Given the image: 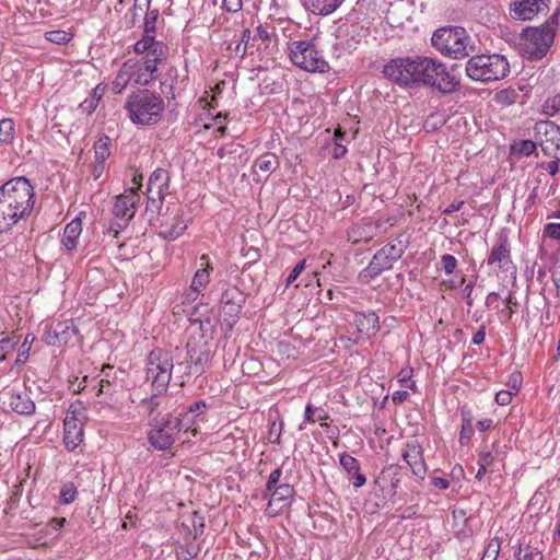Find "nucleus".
Wrapping results in <instances>:
<instances>
[{
  "label": "nucleus",
  "mask_w": 560,
  "mask_h": 560,
  "mask_svg": "<svg viewBox=\"0 0 560 560\" xmlns=\"http://www.w3.org/2000/svg\"><path fill=\"white\" fill-rule=\"evenodd\" d=\"M125 108L133 124L155 125L161 120L165 105L158 93L141 89L128 96Z\"/></svg>",
  "instance_id": "nucleus-1"
},
{
  "label": "nucleus",
  "mask_w": 560,
  "mask_h": 560,
  "mask_svg": "<svg viewBox=\"0 0 560 560\" xmlns=\"http://www.w3.org/2000/svg\"><path fill=\"white\" fill-rule=\"evenodd\" d=\"M432 46L443 56L453 59H463L476 52V46L462 26H443L438 28L431 37Z\"/></svg>",
  "instance_id": "nucleus-2"
},
{
  "label": "nucleus",
  "mask_w": 560,
  "mask_h": 560,
  "mask_svg": "<svg viewBox=\"0 0 560 560\" xmlns=\"http://www.w3.org/2000/svg\"><path fill=\"white\" fill-rule=\"evenodd\" d=\"M560 9H556L549 19L540 26H533L523 30L524 38L523 52L528 60L537 61L542 59L553 44L556 31L559 25Z\"/></svg>",
  "instance_id": "nucleus-3"
},
{
  "label": "nucleus",
  "mask_w": 560,
  "mask_h": 560,
  "mask_svg": "<svg viewBox=\"0 0 560 560\" xmlns=\"http://www.w3.org/2000/svg\"><path fill=\"white\" fill-rule=\"evenodd\" d=\"M465 72L472 81L490 83L504 79L510 73V63L500 54H475L468 57Z\"/></svg>",
  "instance_id": "nucleus-4"
},
{
  "label": "nucleus",
  "mask_w": 560,
  "mask_h": 560,
  "mask_svg": "<svg viewBox=\"0 0 560 560\" xmlns=\"http://www.w3.org/2000/svg\"><path fill=\"white\" fill-rule=\"evenodd\" d=\"M423 57L415 55L392 58L386 62L382 72L386 79L400 88H420Z\"/></svg>",
  "instance_id": "nucleus-5"
},
{
  "label": "nucleus",
  "mask_w": 560,
  "mask_h": 560,
  "mask_svg": "<svg viewBox=\"0 0 560 560\" xmlns=\"http://www.w3.org/2000/svg\"><path fill=\"white\" fill-rule=\"evenodd\" d=\"M1 197L5 198L25 220L30 218L35 206V191L28 178L18 176L9 179L0 187Z\"/></svg>",
  "instance_id": "nucleus-6"
},
{
  "label": "nucleus",
  "mask_w": 560,
  "mask_h": 560,
  "mask_svg": "<svg viewBox=\"0 0 560 560\" xmlns=\"http://www.w3.org/2000/svg\"><path fill=\"white\" fill-rule=\"evenodd\" d=\"M174 369L173 355L162 348H154L147 357L145 377L153 390L166 393Z\"/></svg>",
  "instance_id": "nucleus-7"
},
{
  "label": "nucleus",
  "mask_w": 560,
  "mask_h": 560,
  "mask_svg": "<svg viewBox=\"0 0 560 560\" xmlns=\"http://www.w3.org/2000/svg\"><path fill=\"white\" fill-rule=\"evenodd\" d=\"M289 57L292 63L307 72L326 73L330 70L323 52L314 40H295L290 44Z\"/></svg>",
  "instance_id": "nucleus-8"
},
{
  "label": "nucleus",
  "mask_w": 560,
  "mask_h": 560,
  "mask_svg": "<svg viewBox=\"0 0 560 560\" xmlns=\"http://www.w3.org/2000/svg\"><path fill=\"white\" fill-rule=\"evenodd\" d=\"M483 264L495 267L498 272L515 277L517 269L512 260L511 244L506 234H500L497 244L492 246Z\"/></svg>",
  "instance_id": "nucleus-9"
},
{
  "label": "nucleus",
  "mask_w": 560,
  "mask_h": 560,
  "mask_svg": "<svg viewBox=\"0 0 560 560\" xmlns=\"http://www.w3.org/2000/svg\"><path fill=\"white\" fill-rule=\"evenodd\" d=\"M151 427L148 433V440L152 447L158 451H166L175 443L178 433L172 423V415L167 413L161 419L149 421Z\"/></svg>",
  "instance_id": "nucleus-10"
},
{
  "label": "nucleus",
  "mask_w": 560,
  "mask_h": 560,
  "mask_svg": "<svg viewBox=\"0 0 560 560\" xmlns=\"http://www.w3.org/2000/svg\"><path fill=\"white\" fill-rule=\"evenodd\" d=\"M246 294L235 285H229L221 294L220 303L224 320L232 327L240 318Z\"/></svg>",
  "instance_id": "nucleus-11"
},
{
  "label": "nucleus",
  "mask_w": 560,
  "mask_h": 560,
  "mask_svg": "<svg viewBox=\"0 0 560 560\" xmlns=\"http://www.w3.org/2000/svg\"><path fill=\"white\" fill-rule=\"evenodd\" d=\"M534 130L539 137V145L547 156L560 154V127L552 121L545 120L535 124Z\"/></svg>",
  "instance_id": "nucleus-12"
},
{
  "label": "nucleus",
  "mask_w": 560,
  "mask_h": 560,
  "mask_svg": "<svg viewBox=\"0 0 560 560\" xmlns=\"http://www.w3.org/2000/svg\"><path fill=\"white\" fill-rule=\"evenodd\" d=\"M186 373L201 375L211 360V351L207 342H187Z\"/></svg>",
  "instance_id": "nucleus-13"
},
{
  "label": "nucleus",
  "mask_w": 560,
  "mask_h": 560,
  "mask_svg": "<svg viewBox=\"0 0 560 560\" xmlns=\"http://www.w3.org/2000/svg\"><path fill=\"white\" fill-rule=\"evenodd\" d=\"M168 55V47L162 40H158L153 44L148 55L143 57V70L148 73L139 72L136 82L142 85H148L151 80L155 78L158 71V65L166 59Z\"/></svg>",
  "instance_id": "nucleus-14"
},
{
  "label": "nucleus",
  "mask_w": 560,
  "mask_h": 560,
  "mask_svg": "<svg viewBox=\"0 0 560 560\" xmlns=\"http://www.w3.org/2000/svg\"><path fill=\"white\" fill-rule=\"evenodd\" d=\"M295 494L294 487L288 482L281 483L277 488L272 489L268 495L270 500L266 508V513L269 516H276L281 513L284 509L291 506Z\"/></svg>",
  "instance_id": "nucleus-15"
},
{
  "label": "nucleus",
  "mask_w": 560,
  "mask_h": 560,
  "mask_svg": "<svg viewBox=\"0 0 560 560\" xmlns=\"http://www.w3.org/2000/svg\"><path fill=\"white\" fill-rule=\"evenodd\" d=\"M404 460L410 467L412 474L423 479L427 472V465L423 458V448L417 439H411L406 442V448L401 454Z\"/></svg>",
  "instance_id": "nucleus-16"
},
{
  "label": "nucleus",
  "mask_w": 560,
  "mask_h": 560,
  "mask_svg": "<svg viewBox=\"0 0 560 560\" xmlns=\"http://www.w3.org/2000/svg\"><path fill=\"white\" fill-rule=\"evenodd\" d=\"M83 422L74 412H68L63 420V444L67 451H74L83 442Z\"/></svg>",
  "instance_id": "nucleus-17"
},
{
  "label": "nucleus",
  "mask_w": 560,
  "mask_h": 560,
  "mask_svg": "<svg viewBox=\"0 0 560 560\" xmlns=\"http://www.w3.org/2000/svg\"><path fill=\"white\" fill-rule=\"evenodd\" d=\"M550 0H515L510 3V15L514 20L527 21L548 8Z\"/></svg>",
  "instance_id": "nucleus-18"
},
{
  "label": "nucleus",
  "mask_w": 560,
  "mask_h": 560,
  "mask_svg": "<svg viewBox=\"0 0 560 560\" xmlns=\"http://www.w3.org/2000/svg\"><path fill=\"white\" fill-rule=\"evenodd\" d=\"M140 195L133 188L126 190L122 195L116 198L113 207V214L116 219L130 221L137 210V206L140 202Z\"/></svg>",
  "instance_id": "nucleus-19"
},
{
  "label": "nucleus",
  "mask_w": 560,
  "mask_h": 560,
  "mask_svg": "<svg viewBox=\"0 0 560 560\" xmlns=\"http://www.w3.org/2000/svg\"><path fill=\"white\" fill-rule=\"evenodd\" d=\"M170 211V207H167L166 212L162 214V221L160 224L161 231L159 235L167 241H175L178 238L184 231L187 229V224L180 217V211L178 209H173L172 213L174 214L172 218L167 215Z\"/></svg>",
  "instance_id": "nucleus-20"
},
{
  "label": "nucleus",
  "mask_w": 560,
  "mask_h": 560,
  "mask_svg": "<svg viewBox=\"0 0 560 560\" xmlns=\"http://www.w3.org/2000/svg\"><path fill=\"white\" fill-rule=\"evenodd\" d=\"M400 469L399 466L389 465L381 471V475L375 480V483H381V481L387 482V485L383 486L381 489L384 495L392 502H395V498L402 481Z\"/></svg>",
  "instance_id": "nucleus-21"
},
{
  "label": "nucleus",
  "mask_w": 560,
  "mask_h": 560,
  "mask_svg": "<svg viewBox=\"0 0 560 560\" xmlns=\"http://www.w3.org/2000/svg\"><path fill=\"white\" fill-rule=\"evenodd\" d=\"M457 65L452 66V69L448 70L447 67L439 60V71L436 78V82L434 84V89L440 93L446 95L456 92L460 86L459 79L453 74V71L456 69Z\"/></svg>",
  "instance_id": "nucleus-22"
},
{
  "label": "nucleus",
  "mask_w": 560,
  "mask_h": 560,
  "mask_svg": "<svg viewBox=\"0 0 560 560\" xmlns=\"http://www.w3.org/2000/svg\"><path fill=\"white\" fill-rule=\"evenodd\" d=\"M339 464L346 471L347 478L352 480L355 489L366 483V477L361 472V464L355 457L348 453H341L339 454Z\"/></svg>",
  "instance_id": "nucleus-23"
},
{
  "label": "nucleus",
  "mask_w": 560,
  "mask_h": 560,
  "mask_svg": "<svg viewBox=\"0 0 560 560\" xmlns=\"http://www.w3.org/2000/svg\"><path fill=\"white\" fill-rule=\"evenodd\" d=\"M394 261L378 249L372 257L370 264L360 272V278L365 279L366 282L378 277L383 271L389 270Z\"/></svg>",
  "instance_id": "nucleus-24"
},
{
  "label": "nucleus",
  "mask_w": 560,
  "mask_h": 560,
  "mask_svg": "<svg viewBox=\"0 0 560 560\" xmlns=\"http://www.w3.org/2000/svg\"><path fill=\"white\" fill-rule=\"evenodd\" d=\"M354 325L360 334H376L381 329L380 317L374 311L355 313Z\"/></svg>",
  "instance_id": "nucleus-25"
},
{
  "label": "nucleus",
  "mask_w": 560,
  "mask_h": 560,
  "mask_svg": "<svg viewBox=\"0 0 560 560\" xmlns=\"http://www.w3.org/2000/svg\"><path fill=\"white\" fill-rule=\"evenodd\" d=\"M306 11L317 15H329L335 12L345 0H301Z\"/></svg>",
  "instance_id": "nucleus-26"
},
{
  "label": "nucleus",
  "mask_w": 560,
  "mask_h": 560,
  "mask_svg": "<svg viewBox=\"0 0 560 560\" xmlns=\"http://www.w3.org/2000/svg\"><path fill=\"white\" fill-rule=\"evenodd\" d=\"M137 63L128 60L122 63L112 83L114 94H120L128 86L130 80L136 73Z\"/></svg>",
  "instance_id": "nucleus-27"
},
{
  "label": "nucleus",
  "mask_w": 560,
  "mask_h": 560,
  "mask_svg": "<svg viewBox=\"0 0 560 560\" xmlns=\"http://www.w3.org/2000/svg\"><path fill=\"white\" fill-rule=\"evenodd\" d=\"M170 186V175L164 168H156L149 177L147 192L163 194L167 191Z\"/></svg>",
  "instance_id": "nucleus-28"
},
{
  "label": "nucleus",
  "mask_w": 560,
  "mask_h": 560,
  "mask_svg": "<svg viewBox=\"0 0 560 560\" xmlns=\"http://www.w3.org/2000/svg\"><path fill=\"white\" fill-rule=\"evenodd\" d=\"M9 406L13 411L23 416H30L35 411V402L26 394L10 393Z\"/></svg>",
  "instance_id": "nucleus-29"
},
{
  "label": "nucleus",
  "mask_w": 560,
  "mask_h": 560,
  "mask_svg": "<svg viewBox=\"0 0 560 560\" xmlns=\"http://www.w3.org/2000/svg\"><path fill=\"white\" fill-rule=\"evenodd\" d=\"M409 244V236L404 237V234H400L394 240V242L383 246L381 252H383L389 258V260L395 262L402 257Z\"/></svg>",
  "instance_id": "nucleus-30"
},
{
  "label": "nucleus",
  "mask_w": 560,
  "mask_h": 560,
  "mask_svg": "<svg viewBox=\"0 0 560 560\" xmlns=\"http://www.w3.org/2000/svg\"><path fill=\"white\" fill-rule=\"evenodd\" d=\"M81 232L82 222L79 218L73 219L66 225L61 242L68 250H73L77 248L78 238Z\"/></svg>",
  "instance_id": "nucleus-31"
},
{
  "label": "nucleus",
  "mask_w": 560,
  "mask_h": 560,
  "mask_svg": "<svg viewBox=\"0 0 560 560\" xmlns=\"http://www.w3.org/2000/svg\"><path fill=\"white\" fill-rule=\"evenodd\" d=\"M439 71V60L431 57H423V66L421 69V86H430L434 89Z\"/></svg>",
  "instance_id": "nucleus-32"
},
{
  "label": "nucleus",
  "mask_w": 560,
  "mask_h": 560,
  "mask_svg": "<svg viewBox=\"0 0 560 560\" xmlns=\"http://www.w3.org/2000/svg\"><path fill=\"white\" fill-rule=\"evenodd\" d=\"M163 394L164 393H158L152 389V394L149 397L143 398L141 400L140 405L147 409L148 416H149V421H153L154 419H160L159 416L161 412L159 409L162 406L163 400L166 399L163 396Z\"/></svg>",
  "instance_id": "nucleus-33"
},
{
  "label": "nucleus",
  "mask_w": 560,
  "mask_h": 560,
  "mask_svg": "<svg viewBox=\"0 0 560 560\" xmlns=\"http://www.w3.org/2000/svg\"><path fill=\"white\" fill-rule=\"evenodd\" d=\"M200 259L208 261V256L202 255ZM209 269H212V267L207 262L206 267H201L196 271L190 285L194 292H199L209 283Z\"/></svg>",
  "instance_id": "nucleus-34"
},
{
  "label": "nucleus",
  "mask_w": 560,
  "mask_h": 560,
  "mask_svg": "<svg viewBox=\"0 0 560 560\" xmlns=\"http://www.w3.org/2000/svg\"><path fill=\"white\" fill-rule=\"evenodd\" d=\"M112 139L103 135L94 143L95 161L105 162L109 158L112 151Z\"/></svg>",
  "instance_id": "nucleus-35"
},
{
  "label": "nucleus",
  "mask_w": 560,
  "mask_h": 560,
  "mask_svg": "<svg viewBox=\"0 0 560 560\" xmlns=\"http://www.w3.org/2000/svg\"><path fill=\"white\" fill-rule=\"evenodd\" d=\"M163 194H158V196L154 192H147V207H145V213L149 215V220L151 221L153 219L154 214H160L162 217L163 213H161L163 200H164Z\"/></svg>",
  "instance_id": "nucleus-36"
},
{
  "label": "nucleus",
  "mask_w": 560,
  "mask_h": 560,
  "mask_svg": "<svg viewBox=\"0 0 560 560\" xmlns=\"http://www.w3.org/2000/svg\"><path fill=\"white\" fill-rule=\"evenodd\" d=\"M150 3L151 0H145L144 7L147 10V14L144 16V27H143V34L144 35H151L152 37H155V31H156V21L159 18V9L150 10Z\"/></svg>",
  "instance_id": "nucleus-37"
},
{
  "label": "nucleus",
  "mask_w": 560,
  "mask_h": 560,
  "mask_svg": "<svg viewBox=\"0 0 560 560\" xmlns=\"http://www.w3.org/2000/svg\"><path fill=\"white\" fill-rule=\"evenodd\" d=\"M278 166L279 161L276 154L265 153L255 161L253 170L254 173L256 172V168L260 170L261 172L269 173L276 170Z\"/></svg>",
  "instance_id": "nucleus-38"
},
{
  "label": "nucleus",
  "mask_w": 560,
  "mask_h": 560,
  "mask_svg": "<svg viewBox=\"0 0 560 560\" xmlns=\"http://www.w3.org/2000/svg\"><path fill=\"white\" fill-rule=\"evenodd\" d=\"M15 137V124L11 118L0 120V144H12Z\"/></svg>",
  "instance_id": "nucleus-39"
},
{
  "label": "nucleus",
  "mask_w": 560,
  "mask_h": 560,
  "mask_svg": "<svg viewBox=\"0 0 560 560\" xmlns=\"http://www.w3.org/2000/svg\"><path fill=\"white\" fill-rule=\"evenodd\" d=\"M196 419L197 418L195 416L185 411L184 413H179L177 417L172 416V427L175 428L177 432L189 430L196 432L197 430L192 428Z\"/></svg>",
  "instance_id": "nucleus-40"
},
{
  "label": "nucleus",
  "mask_w": 560,
  "mask_h": 560,
  "mask_svg": "<svg viewBox=\"0 0 560 560\" xmlns=\"http://www.w3.org/2000/svg\"><path fill=\"white\" fill-rule=\"evenodd\" d=\"M447 121V116L440 112L431 113L423 122L427 132H434L442 128Z\"/></svg>",
  "instance_id": "nucleus-41"
},
{
  "label": "nucleus",
  "mask_w": 560,
  "mask_h": 560,
  "mask_svg": "<svg viewBox=\"0 0 560 560\" xmlns=\"http://www.w3.org/2000/svg\"><path fill=\"white\" fill-rule=\"evenodd\" d=\"M34 340H35V336L33 334H27L25 336L24 341L18 351V357H16V361H15L16 364H23L27 361L28 354H30V349H31V346L34 342Z\"/></svg>",
  "instance_id": "nucleus-42"
},
{
  "label": "nucleus",
  "mask_w": 560,
  "mask_h": 560,
  "mask_svg": "<svg viewBox=\"0 0 560 560\" xmlns=\"http://www.w3.org/2000/svg\"><path fill=\"white\" fill-rule=\"evenodd\" d=\"M540 553L541 552L534 550L529 545L525 547L518 545L514 552V558L515 560H539Z\"/></svg>",
  "instance_id": "nucleus-43"
},
{
  "label": "nucleus",
  "mask_w": 560,
  "mask_h": 560,
  "mask_svg": "<svg viewBox=\"0 0 560 560\" xmlns=\"http://www.w3.org/2000/svg\"><path fill=\"white\" fill-rule=\"evenodd\" d=\"M537 150V144L532 140H521L512 145V152L522 154L524 156L532 155Z\"/></svg>",
  "instance_id": "nucleus-44"
},
{
  "label": "nucleus",
  "mask_w": 560,
  "mask_h": 560,
  "mask_svg": "<svg viewBox=\"0 0 560 560\" xmlns=\"http://www.w3.org/2000/svg\"><path fill=\"white\" fill-rule=\"evenodd\" d=\"M500 550L501 540L498 537H494L488 542L481 560H498Z\"/></svg>",
  "instance_id": "nucleus-45"
},
{
  "label": "nucleus",
  "mask_w": 560,
  "mask_h": 560,
  "mask_svg": "<svg viewBox=\"0 0 560 560\" xmlns=\"http://www.w3.org/2000/svg\"><path fill=\"white\" fill-rule=\"evenodd\" d=\"M78 491L72 482L65 483L60 490L59 501L61 504H70L77 498Z\"/></svg>",
  "instance_id": "nucleus-46"
},
{
  "label": "nucleus",
  "mask_w": 560,
  "mask_h": 560,
  "mask_svg": "<svg viewBox=\"0 0 560 560\" xmlns=\"http://www.w3.org/2000/svg\"><path fill=\"white\" fill-rule=\"evenodd\" d=\"M304 419L310 423H315L317 421L322 422L328 419V413L325 411L319 412L317 408H315L311 404H307L305 407Z\"/></svg>",
  "instance_id": "nucleus-47"
},
{
  "label": "nucleus",
  "mask_w": 560,
  "mask_h": 560,
  "mask_svg": "<svg viewBox=\"0 0 560 560\" xmlns=\"http://www.w3.org/2000/svg\"><path fill=\"white\" fill-rule=\"evenodd\" d=\"M45 38L58 45H65L71 39V34L63 30H55L45 33Z\"/></svg>",
  "instance_id": "nucleus-48"
},
{
  "label": "nucleus",
  "mask_w": 560,
  "mask_h": 560,
  "mask_svg": "<svg viewBox=\"0 0 560 560\" xmlns=\"http://www.w3.org/2000/svg\"><path fill=\"white\" fill-rule=\"evenodd\" d=\"M156 42L158 40L155 39V37H152L151 35L143 34L142 38L139 39L133 45V50L136 54H139V55H142V54L148 55L150 49L153 47V44Z\"/></svg>",
  "instance_id": "nucleus-49"
},
{
  "label": "nucleus",
  "mask_w": 560,
  "mask_h": 560,
  "mask_svg": "<svg viewBox=\"0 0 560 560\" xmlns=\"http://www.w3.org/2000/svg\"><path fill=\"white\" fill-rule=\"evenodd\" d=\"M542 113L547 116H555L560 113V93L545 101Z\"/></svg>",
  "instance_id": "nucleus-50"
},
{
  "label": "nucleus",
  "mask_w": 560,
  "mask_h": 560,
  "mask_svg": "<svg viewBox=\"0 0 560 560\" xmlns=\"http://www.w3.org/2000/svg\"><path fill=\"white\" fill-rule=\"evenodd\" d=\"M19 343V338L15 336L7 337L0 340V361L5 359V355L13 351Z\"/></svg>",
  "instance_id": "nucleus-51"
},
{
  "label": "nucleus",
  "mask_w": 560,
  "mask_h": 560,
  "mask_svg": "<svg viewBox=\"0 0 560 560\" xmlns=\"http://www.w3.org/2000/svg\"><path fill=\"white\" fill-rule=\"evenodd\" d=\"M281 476H282V470L281 468H277L275 470H272L268 477V480H267V483H266V489H265V492H264V498L268 497V493L271 492L272 489L277 488L278 486H280L281 483L280 482V479H281Z\"/></svg>",
  "instance_id": "nucleus-52"
},
{
  "label": "nucleus",
  "mask_w": 560,
  "mask_h": 560,
  "mask_svg": "<svg viewBox=\"0 0 560 560\" xmlns=\"http://www.w3.org/2000/svg\"><path fill=\"white\" fill-rule=\"evenodd\" d=\"M441 266L446 275H452L457 267V259L451 254H444L441 257Z\"/></svg>",
  "instance_id": "nucleus-53"
},
{
  "label": "nucleus",
  "mask_w": 560,
  "mask_h": 560,
  "mask_svg": "<svg viewBox=\"0 0 560 560\" xmlns=\"http://www.w3.org/2000/svg\"><path fill=\"white\" fill-rule=\"evenodd\" d=\"M516 96L517 94L514 90H502L497 93L495 100L501 104L510 105L515 102Z\"/></svg>",
  "instance_id": "nucleus-54"
},
{
  "label": "nucleus",
  "mask_w": 560,
  "mask_h": 560,
  "mask_svg": "<svg viewBox=\"0 0 560 560\" xmlns=\"http://www.w3.org/2000/svg\"><path fill=\"white\" fill-rule=\"evenodd\" d=\"M553 160L550 162H541L539 167L547 171L551 176H555L559 172L560 154L551 156Z\"/></svg>",
  "instance_id": "nucleus-55"
},
{
  "label": "nucleus",
  "mask_w": 560,
  "mask_h": 560,
  "mask_svg": "<svg viewBox=\"0 0 560 560\" xmlns=\"http://www.w3.org/2000/svg\"><path fill=\"white\" fill-rule=\"evenodd\" d=\"M305 264L306 260L302 259L294 266V268L291 270L290 275L285 280L287 288L293 284L294 281L299 278V276L303 272V270L305 269Z\"/></svg>",
  "instance_id": "nucleus-56"
},
{
  "label": "nucleus",
  "mask_w": 560,
  "mask_h": 560,
  "mask_svg": "<svg viewBox=\"0 0 560 560\" xmlns=\"http://www.w3.org/2000/svg\"><path fill=\"white\" fill-rule=\"evenodd\" d=\"M44 340H45V342H46L48 346L59 347V346H61V345L67 343V341H68V337H58V336H57V332H54L52 330H49V331L45 335Z\"/></svg>",
  "instance_id": "nucleus-57"
},
{
  "label": "nucleus",
  "mask_w": 560,
  "mask_h": 560,
  "mask_svg": "<svg viewBox=\"0 0 560 560\" xmlns=\"http://www.w3.org/2000/svg\"><path fill=\"white\" fill-rule=\"evenodd\" d=\"M522 380V374L520 372L512 373L506 384L509 387L508 390H512L513 395L517 394L521 388Z\"/></svg>",
  "instance_id": "nucleus-58"
},
{
  "label": "nucleus",
  "mask_w": 560,
  "mask_h": 560,
  "mask_svg": "<svg viewBox=\"0 0 560 560\" xmlns=\"http://www.w3.org/2000/svg\"><path fill=\"white\" fill-rule=\"evenodd\" d=\"M544 235L560 241V223H548L544 228Z\"/></svg>",
  "instance_id": "nucleus-59"
},
{
  "label": "nucleus",
  "mask_w": 560,
  "mask_h": 560,
  "mask_svg": "<svg viewBox=\"0 0 560 560\" xmlns=\"http://www.w3.org/2000/svg\"><path fill=\"white\" fill-rule=\"evenodd\" d=\"M474 433L472 424H462L459 433V443L462 445H468Z\"/></svg>",
  "instance_id": "nucleus-60"
},
{
  "label": "nucleus",
  "mask_w": 560,
  "mask_h": 560,
  "mask_svg": "<svg viewBox=\"0 0 560 560\" xmlns=\"http://www.w3.org/2000/svg\"><path fill=\"white\" fill-rule=\"evenodd\" d=\"M207 409V405L205 400H198L192 402L186 411H188L190 415L198 418L199 416L203 415L205 410Z\"/></svg>",
  "instance_id": "nucleus-61"
},
{
  "label": "nucleus",
  "mask_w": 560,
  "mask_h": 560,
  "mask_svg": "<svg viewBox=\"0 0 560 560\" xmlns=\"http://www.w3.org/2000/svg\"><path fill=\"white\" fill-rule=\"evenodd\" d=\"M98 102L100 96H91L85 98V101L81 104V108L83 112L90 115L96 109Z\"/></svg>",
  "instance_id": "nucleus-62"
},
{
  "label": "nucleus",
  "mask_w": 560,
  "mask_h": 560,
  "mask_svg": "<svg viewBox=\"0 0 560 560\" xmlns=\"http://www.w3.org/2000/svg\"><path fill=\"white\" fill-rule=\"evenodd\" d=\"M223 9L230 13H236L243 8V0H223Z\"/></svg>",
  "instance_id": "nucleus-63"
},
{
  "label": "nucleus",
  "mask_w": 560,
  "mask_h": 560,
  "mask_svg": "<svg viewBox=\"0 0 560 560\" xmlns=\"http://www.w3.org/2000/svg\"><path fill=\"white\" fill-rule=\"evenodd\" d=\"M199 548L196 546H186V548L182 549L180 556H178V560H191L197 557Z\"/></svg>",
  "instance_id": "nucleus-64"
}]
</instances>
